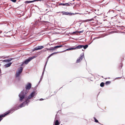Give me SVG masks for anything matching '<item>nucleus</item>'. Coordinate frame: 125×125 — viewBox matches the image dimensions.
Here are the masks:
<instances>
[{
    "label": "nucleus",
    "instance_id": "nucleus-1",
    "mask_svg": "<svg viewBox=\"0 0 125 125\" xmlns=\"http://www.w3.org/2000/svg\"><path fill=\"white\" fill-rule=\"evenodd\" d=\"M23 70V68L22 67H20V69L19 70L18 72L16 73V77H18L20 76L21 73L22 72Z\"/></svg>",
    "mask_w": 125,
    "mask_h": 125
},
{
    "label": "nucleus",
    "instance_id": "nucleus-2",
    "mask_svg": "<svg viewBox=\"0 0 125 125\" xmlns=\"http://www.w3.org/2000/svg\"><path fill=\"white\" fill-rule=\"evenodd\" d=\"M35 58V56H32L30 58H29L28 59L24 61V63L26 64H27L32 59Z\"/></svg>",
    "mask_w": 125,
    "mask_h": 125
},
{
    "label": "nucleus",
    "instance_id": "nucleus-3",
    "mask_svg": "<svg viewBox=\"0 0 125 125\" xmlns=\"http://www.w3.org/2000/svg\"><path fill=\"white\" fill-rule=\"evenodd\" d=\"M84 56L83 55L80 56L77 59L76 61V62L78 63L80 62L83 59Z\"/></svg>",
    "mask_w": 125,
    "mask_h": 125
},
{
    "label": "nucleus",
    "instance_id": "nucleus-4",
    "mask_svg": "<svg viewBox=\"0 0 125 125\" xmlns=\"http://www.w3.org/2000/svg\"><path fill=\"white\" fill-rule=\"evenodd\" d=\"M29 102V100H28V99H27V100H26L25 101L23 102L20 105L19 107L20 108H21L24 106V104H27L28 102Z\"/></svg>",
    "mask_w": 125,
    "mask_h": 125
},
{
    "label": "nucleus",
    "instance_id": "nucleus-5",
    "mask_svg": "<svg viewBox=\"0 0 125 125\" xmlns=\"http://www.w3.org/2000/svg\"><path fill=\"white\" fill-rule=\"evenodd\" d=\"M61 13H62L63 15H72L74 14L73 13L65 11H62L61 12Z\"/></svg>",
    "mask_w": 125,
    "mask_h": 125
},
{
    "label": "nucleus",
    "instance_id": "nucleus-6",
    "mask_svg": "<svg viewBox=\"0 0 125 125\" xmlns=\"http://www.w3.org/2000/svg\"><path fill=\"white\" fill-rule=\"evenodd\" d=\"M25 95L22 93H21V94L19 95V96L20 97V101H22L24 98Z\"/></svg>",
    "mask_w": 125,
    "mask_h": 125
},
{
    "label": "nucleus",
    "instance_id": "nucleus-7",
    "mask_svg": "<svg viewBox=\"0 0 125 125\" xmlns=\"http://www.w3.org/2000/svg\"><path fill=\"white\" fill-rule=\"evenodd\" d=\"M44 48V46H38L37 47H35L34 49V50H41Z\"/></svg>",
    "mask_w": 125,
    "mask_h": 125
},
{
    "label": "nucleus",
    "instance_id": "nucleus-8",
    "mask_svg": "<svg viewBox=\"0 0 125 125\" xmlns=\"http://www.w3.org/2000/svg\"><path fill=\"white\" fill-rule=\"evenodd\" d=\"M31 87V84L30 83H28L26 85L25 88L26 90H29Z\"/></svg>",
    "mask_w": 125,
    "mask_h": 125
},
{
    "label": "nucleus",
    "instance_id": "nucleus-9",
    "mask_svg": "<svg viewBox=\"0 0 125 125\" xmlns=\"http://www.w3.org/2000/svg\"><path fill=\"white\" fill-rule=\"evenodd\" d=\"M35 94V92H32L31 94L29 95L28 97V99H30L32 97H33Z\"/></svg>",
    "mask_w": 125,
    "mask_h": 125
},
{
    "label": "nucleus",
    "instance_id": "nucleus-10",
    "mask_svg": "<svg viewBox=\"0 0 125 125\" xmlns=\"http://www.w3.org/2000/svg\"><path fill=\"white\" fill-rule=\"evenodd\" d=\"M83 45H79L78 46H77L75 47V49H80L83 48Z\"/></svg>",
    "mask_w": 125,
    "mask_h": 125
},
{
    "label": "nucleus",
    "instance_id": "nucleus-11",
    "mask_svg": "<svg viewBox=\"0 0 125 125\" xmlns=\"http://www.w3.org/2000/svg\"><path fill=\"white\" fill-rule=\"evenodd\" d=\"M60 5H62L63 6L66 5L67 6H70L69 4L68 3H61L59 4Z\"/></svg>",
    "mask_w": 125,
    "mask_h": 125
},
{
    "label": "nucleus",
    "instance_id": "nucleus-12",
    "mask_svg": "<svg viewBox=\"0 0 125 125\" xmlns=\"http://www.w3.org/2000/svg\"><path fill=\"white\" fill-rule=\"evenodd\" d=\"M36 0H34L31 1H25V3H30L32 2L35 1Z\"/></svg>",
    "mask_w": 125,
    "mask_h": 125
},
{
    "label": "nucleus",
    "instance_id": "nucleus-13",
    "mask_svg": "<svg viewBox=\"0 0 125 125\" xmlns=\"http://www.w3.org/2000/svg\"><path fill=\"white\" fill-rule=\"evenodd\" d=\"M62 46H63L62 45L57 46L54 47V49H55V50L56 48H57L60 47H62Z\"/></svg>",
    "mask_w": 125,
    "mask_h": 125
},
{
    "label": "nucleus",
    "instance_id": "nucleus-14",
    "mask_svg": "<svg viewBox=\"0 0 125 125\" xmlns=\"http://www.w3.org/2000/svg\"><path fill=\"white\" fill-rule=\"evenodd\" d=\"M60 123H59L58 120H56L55 123V125H59Z\"/></svg>",
    "mask_w": 125,
    "mask_h": 125
},
{
    "label": "nucleus",
    "instance_id": "nucleus-15",
    "mask_svg": "<svg viewBox=\"0 0 125 125\" xmlns=\"http://www.w3.org/2000/svg\"><path fill=\"white\" fill-rule=\"evenodd\" d=\"M56 53H57L56 52H54V53H52V54H51L47 58H48V59L49 58H50L54 54H55Z\"/></svg>",
    "mask_w": 125,
    "mask_h": 125
},
{
    "label": "nucleus",
    "instance_id": "nucleus-16",
    "mask_svg": "<svg viewBox=\"0 0 125 125\" xmlns=\"http://www.w3.org/2000/svg\"><path fill=\"white\" fill-rule=\"evenodd\" d=\"M122 66L123 64L122 63H121L119 64L118 67L119 69H121Z\"/></svg>",
    "mask_w": 125,
    "mask_h": 125
},
{
    "label": "nucleus",
    "instance_id": "nucleus-17",
    "mask_svg": "<svg viewBox=\"0 0 125 125\" xmlns=\"http://www.w3.org/2000/svg\"><path fill=\"white\" fill-rule=\"evenodd\" d=\"M13 59L12 58H10L9 59H8L7 60H5L4 61H8V62H9L12 59Z\"/></svg>",
    "mask_w": 125,
    "mask_h": 125
},
{
    "label": "nucleus",
    "instance_id": "nucleus-18",
    "mask_svg": "<svg viewBox=\"0 0 125 125\" xmlns=\"http://www.w3.org/2000/svg\"><path fill=\"white\" fill-rule=\"evenodd\" d=\"M111 83V82L110 81H108L106 82L105 84L106 85L109 84Z\"/></svg>",
    "mask_w": 125,
    "mask_h": 125
},
{
    "label": "nucleus",
    "instance_id": "nucleus-19",
    "mask_svg": "<svg viewBox=\"0 0 125 125\" xmlns=\"http://www.w3.org/2000/svg\"><path fill=\"white\" fill-rule=\"evenodd\" d=\"M83 48L84 49H86L88 47V45H85V46L83 45Z\"/></svg>",
    "mask_w": 125,
    "mask_h": 125
},
{
    "label": "nucleus",
    "instance_id": "nucleus-20",
    "mask_svg": "<svg viewBox=\"0 0 125 125\" xmlns=\"http://www.w3.org/2000/svg\"><path fill=\"white\" fill-rule=\"evenodd\" d=\"M104 83L103 82L101 83L100 84V86L101 87H103L104 86Z\"/></svg>",
    "mask_w": 125,
    "mask_h": 125
},
{
    "label": "nucleus",
    "instance_id": "nucleus-21",
    "mask_svg": "<svg viewBox=\"0 0 125 125\" xmlns=\"http://www.w3.org/2000/svg\"><path fill=\"white\" fill-rule=\"evenodd\" d=\"M11 63H10L6 64V66L7 67H9L10 66Z\"/></svg>",
    "mask_w": 125,
    "mask_h": 125
},
{
    "label": "nucleus",
    "instance_id": "nucleus-22",
    "mask_svg": "<svg viewBox=\"0 0 125 125\" xmlns=\"http://www.w3.org/2000/svg\"><path fill=\"white\" fill-rule=\"evenodd\" d=\"M55 50V49H54V48L53 47H52L51 48L48 49H47V50Z\"/></svg>",
    "mask_w": 125,
    "mask_h": 125
},
{
    "label": "nucleus",
    "instance_id": "nucleus-23",
    "mask_svg": "<svg viewBox=\"0 0 125 125\" xmlns=\"http://www.w3.org/2000/svg\"><path fill=\"white\" fill-rule=\"evenodd\" d=\"M94 119L95 122L96 123H98V121L96 119V118L95 117H94Z\"/></svg>",
    "mask_w": 125,
    "mask_h": 125
},
{
    "label": "nucleus",
    "instance_id": "nucleus-24",
    "mask_svg": "<svg viewBox=\"0 0 125 125\" xmlns=\"http://www.w3.org/2000/svg\"><path fill=\"white\" fill-rule=\"evenodd\" d=\"M75 47H73L72 48H70V50H75Z\"/></svg>",
    "mask_w": 125,
    "mask_h": 125
},
{
    "label": "nucleus",
    "instance_id": "nucleus-25",
    "mask_svg": "<svg viewBox=\"0 0 125 125\" xmlns=\"http://www.w3.org/2000/svg\"><path fill=\"white\" fill-rule=\"evenodd\" d=\"M93 20V19H88L87 20V21H91Z\"/></svg>",
    "mask_w": 125,
    "mask_h": 125
},
{
    "label": "nucleus",
    "instance_id": "nucleus-26",
    "mask_svg": "<svg viewBox=\"0 0 125 125\" xmlns=\"http://www.w3.org/2000/svg\"><path fill=\"white\" fill-rule=\"evenodd\" d=\"M11 1L14 2H16V0H11Z\"/></svg>",
    "mask_w": 125,
    "mask_h": 125
},
{
    "label": "nucleus",
    "instance_id": "nucleus-27",
    "mask_svg": "<svg viewBox=\"0 0 125 125\" xmlns=\"http://www.w3.org/2000/svg\"><path fill=\"white\" fill-rule=\"evenodd\" d=\"M20 77H18V80L19 81H20Z\"/></svg>",
    "mask_w": 125,
    "mask_h": 125
},
{
    "label": "nucleus",
    "instance_id": "nucleus-28",
    "mask_svg": "<svg viewBox=\"0 0 125 125\" xmlns=\"http://www.w3.org/2000/svg\"><path fill=\"white\" fill-rule=\"evenodd\" d=\"M70 48L68 49H67V50H70Z\"/></svg>",
    "mask_w": 125,
    "mask_h": 125
},
{
    "label": "nucleus",
    "instance_id": "nucleus-29",
    "mask_svg": "<svg viewBox=\"0 0 125 125\" xmlns=\"http://www.w3.org/2000/svg\"><path fill=\"white\" fill-rule=\"evenodd\" d=\"M43 99H40V100H42Z\"/></svg>",
    "mask_w": 125,
    "mask_h": 125
},
{
    "label": "nucleus",
    "instance_id": "nucleus-30",
    "mask_svg": "<svg viewBox=\"0 0 125 125\" xmlns=\"http://www.w3.org/2000/svg\"><path fill=\"white\" fill-rule=\"evenodd\" d=\"M22 63V64H21V66H22V65H23V63Z\"/></svg>",
    "mask_w": 125,
    "mask_h": 125
},
{
    "label": "nucleus",
    "instance_id": "nucleus-31",
    "mask_svg": "<svg viewBox=\"0 0 125 125\" xmlns=\"http://www.w3.org/2000/svg\"><path fill=\"white\" fill-rule=\"evenodd\" d=\"M121 78V77H119V78Z\"/></svg>",
    "mask_w": 125,
    "mask_h": 125
},
{
    "label": "nucleus",
    "instance_id": "nucleus-32",
    "mask_svg": "<svg viewBox=\"0 0 125 125\" xmlns=\"http://www.w3.org/2000/svg\"><path fill=\"white\" fill-rule=\"evenodd\" d=\"M81 32H81V31H80L79 32H80V33H81Z\"/></svg>",
    "mask_w": 125,
    "mask_h": 125
},
{
    "label": "nucleus",
    "instance_id": "nucleus-33",
    "mask_svg": "<svg viewBox=\"0 0 125 125\" xmlns=\"http://www.w3.org/2000/svg\"><path fill=\"white\" fill-rule=\"evenodd\" d=\"M117 0L118 1H119L120 0Z\"/></svg>",
    "mask_w": 125,
    "mask_h": 125
}]
</instances>
